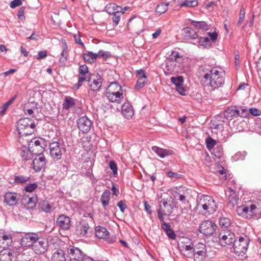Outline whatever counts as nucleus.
Returning <instances> with one entry per match:
<instances>
[{
  "label": "nucleus",
  "instance_id": "52",
  "mask_svg": "<svg viewBox=\"0 0 261 261\" xmlns=\"http://www.w3.org/2000/svg\"><path fill=\"white\" fill-rule=\"evenodd\" d=\"M25 9V7H20L17 13V16L18 19L23 22L24 21V20H25V17L24 15Z\"/></svg>",
  "mask_w": 261,
  "mask_h": 261
},
{
  "label": "nucleus",
  "instance_id": "35",
  "mask_svg": "<svg viewBox=\"0 0 261 261\" xmlns=\"http://www.w3.org/2000/svg\"><path fill=\"white\" fill-rule=\"evenodd\" d=\"M37 108V103L35 102H29L25 105L24 110L25 113L32 115L34 110Z\"/></svg>",
  "mask_w": 261,
  "mask_h": 261
},
{
  "label": "nucleus",
  "instance_id": "63",
  "mask_svg": "<svg viewBox=\"0 0 261 261\" xmlns=\"http://www.w3.org/2000/svg\"><path fill=\"white\" fill-rule=\"evenodd\" d=\"M117 206L120 208V211L123 213L124 211V210L126 208V205L124 201L122 200L120 201L118 204Z\"/></svg>",
  "mask_w": 261,
  "mask_h": 261
},
{
  "label": "nucleus",
  "instance_id": "31",
  "mask_svg": "<svg viewBox=\"0 0 261 261\" xmlns=\"http://www.w3.org/2000/svg\"><path fill=\"white\" fill-rule=\"evenodd\" d=\"M228 190L230 192V194L228 197L229 204H230L231 206L233 207L234 205L237 204L239 198L236 195L235 192L231 188H229Z\"/></svg>",
  "mask_w": 261,
  "mask_h": 261
},
{
  "label": "nucleus",
  "instance_id": "53",
  "mask_svg": "<svg viewBox=\"0 0 261 261\" xmlns=\"http://www.w3.org/2000/svg\"><path fill=\"white\" fill-rule=\"evenodd\" d=\"M171 81L173 84L176 86L182 85L183 83V78L182 76H178L177 77H172L171 79Z\"/></svg>",
  "mask_w": 261,
  "mask_h": 261
},
{
  "label": "nucleus",
  "instance_id": "8",
  "mask_svg": "<svg viewBox=\"0 0 261 261\" xmlns=\"http://www.w3.org/2000/svg\"><path fill=\"white\" fill-rule=\"evenodd\" d=\"M44 140L42 138H33L29 143L28 148L32 154H42L44 148Z\"/></svg>",
  "mask_w": 261,
  "mask_h": 261
},
{
  "label": "nucleus",
  "instance_id": "27",
  "mask_svg": "<svg viewBox=\"0 0 261 261\" xmlns=\"http://www.w3.org/2000/svg\"><path fill=\"white\" fill-rule=\"evenodd\" d=\"M109 234V232L106 228L100 226L95 228V235L97 238L101 239H106Z\"/></svg>",
  "mask_w": 261,
  "mask_h": 261
},
{
  "label": "nucleus",
  "instance_id": "61",
  "mask_svg": "<svg viewBox=\"0 0 261 261\" xmlns=\"http://www.w3.org/2000/svg\"><path fill=\"white\" fill-rule=\"evenodd\" d=\"M51 208V206L47 202H44L42 204V209L45 212H49Z\"/></svg>",
  "mask_w": 261,
  "mask_h": 261
},
{
  "label": "nucleus",
  "instance_id": "30",
  "mask_svg": "<svg viewBox=\"0 0 261 261\" xmlns=\"http://www.w3.org/2000/svg\"><path fill=\"white\" fill-rule=\"evenodd\" d=\"M224 115L226 119L232 120L239 116L240 115V112L237 110L229 108L224 111Z\"/></svg>",
  "mask_w": 261,
  "mask_h": 261
},
{
  "label": "nucleus",
  "instance_id": "38",
  "mask_svg": "<svg viewBox=\"0 0 261 261\" xmlns=\"http://www.w3.org/2000/svg\"><path fill=\"white\" fill-rule=\"evenodd\" d=\"M170 59L173 60L174 63L181 64L184 62V59L182 56H180L179 53L176 51H173L170 55Z\"/></svg>",
  "mask_w": 261,
  "mask_h": 261
},
{
  "label": "nucleus",
  "instance_id": "16",
  "mask_svg": "<svg viewBox=\"0 0 261 261\" xmlns=\"http://www.w3.org/2000/svg\"><path fill=\"white\" fill-rule=\"evenodd\" d=\"M33 168L36 172L40 171L45 168L46 159L43 154H38L33 162Z\"/></svg>",
  "mask_w": 261,
  "mask_h": 261
},
{
  "label": "nucleus",
  "instance_id": "20",
  "mask_svg": "<svg viewBox=\"0 0 261 261\" xmlns=\"http://www.w3.org/2000/svg\"><path fill=\"white\" fill-rule=\"evenodd\" d=\"M91 125V121L88 117L83 116L80 118L77 121L79 129L83 132H88L90 130Z\"/></svg>",
  "mask_w": 261,
  "mask_h": 261
},
{
  "label": "nucleus",
  "instance_id": "6",
  "mask_svg": "<svg viewBox=\"0 0 261 261\" xmlns=\"http://www.w3.org/2000/svg\"><path fill=\"white\" fill-rule=\"evenodd\" d=\"M237 214L244 218L250 219L253 216H257L261 211L254 204H249L238 206L236 209Z\"/></svg>",
  "mask_w": 261,
  "mask_h": 261
},
{
  "label": "nucleus",
  "instance_id": "15",
  "mask_svg": "<svg viewBox=\"0 0 261 261\" xmlns=\"http://www.w3.org/2000/svg\"><path fill=\"white\" fill-rule=\"evenodd\" d=\"M67 253L71 261H82L86 256L83 255V252L79 248L75 247L68 248Z\"/></svg>",
  "mask_w": 261,
  "mask_h": 261
},
{
  "label": "nucleus",
  "instance_id": "28",
  "mask_svg": "<svg viewBox=\"0 0 261 261\" xmlns=\"http://www.w3.org/2000/svg\"><path fill=\"white\" fill-rule=\"evenodd\" d=\"M177 196L179 197V200L181 201L186 200V197L189 195V189L185 187H180L177 191L175 192ZM176 197V196H175Z\"/></svg>",
  "mask_w": 261,
  "mask_h": 261
},
{
  "label": "nucleus",
  "instance_id": "54",
  "mask_svg": "<svg viewBox=\"0 0 261 261\" xmlns=\"http://www.w3.org/2000/svg\"><path fill=\"white\" fill-rule=\"evenodd\" d=\"M38 187L37 184L36 183H33L28 184L25 187V190L27 192H32L34 191Z\"/></svg>",
  "mask_w": 261,
  "mask_h": 261
},
{
  "label": "nucleus",
  "instance_id": "21",
  "mask_svg": "<svg viewBox=\"0 0 261 261\" xmlns=\"http://www.w3.org/2000/svg\"><path fill=\"white\" fill-rule=\"evenodd\" d=\"M19 195L16 193L7 192L4 196L5 202L9 206H13L16 204Z\"/></svg>",
  "mask_w": 261,
  "mask_h": 261
},
{
  "label": "nucleus",
  "instance_id": "59",
  "mask_svg": "<svg viewBox=\"0 0 261 261\" xmlns=\"http://www.w3.org/2000/svg\"><path fill=\"white\" fill-rule=\"evenodd\" d=\"M249 111L250 113L252 114L253 116H258L260 115L261 114L260 111L255 108H252L249 109Z\"/></svg>",
  "mask_w": 261,
  "mask_h": 261
},
{
  "label": "nucleus",
  "instance_id": "44",
  "mask_svg": "<svg viewBox=\"0 0 261 261\" xmlns=\"http://www.w3.org/2000/svg\"><path fill=\"white\" fill-rule=\"evenodd\" d=\"M32 153L30 151V149L28 148L25 149H23L21 151L20 156L22 158L23 160L27 161L30 160L31 158V155Z\"/></svg>",
  "mask_w": 261,
  "mask_h": 261
},
{
  "label": "nucleus",
  "instance_id": "4",
  "mask_svg": "<svg viewBox=\"0 0 261 261\" xmlns=\"http://www.w3.org/2000/svg\"><path fill=\"white\" fill-rule=\"evenodd\" d=\"M106 96L110 101L120 103L123 98L121 86L117 82L111 83L107 89Z\"/></svg>",
  "mask_w": 261,
  "mask_h": 261
},
{
  "label": "nucleus",
  "instance_id": "64",
  "mask_svg": "<svg viewBox=\"0 0 261 261\" xmlns=\"http://www.w3.org/2000/svg\"><path fill=\"white\" fill-rule=\"evenodd\" d=\"M67 55L68 51L63 50L61 54V57L60 58V61L64 62L66 60Z\"/></svg>",
  "mask_w": 261,
  "mask_h": 261
},
{
  "label": "nucleus",
  "instance_id": "5",
  "mask_svg": "<svg viewBox=\"0 0 261 261\" xmlns=\"http://www.w3.org/2000/svg\"><path fill=\"white\" fill-rule=\"evenodd\" d=\"M17 126L19 135L22 137L32 135L34 132L35 125L31 119L24 118L19 120Z\"/></svg>",
  "mask_w": 261,
  "mask_h": 261
},
{
  "label": "nucleus",
  "instance_id": "29",
  "mask_svg": "<svg viewBox=\"0 0 261 261\" xmlns=\"http://www.w3.org/2000/svg\"><path fill=\"white\" fill-rule=\"evenodd\" d=\"M1 234L2 235L0 236V241H3V247H8L10 246L12 243V238L11 235L7 232L1 233Z\"/></svg>",
  "mask_w": 261,
  "mask_h": 261
},
{
  "label": "nucleus",
  "instance_id": "11",
  "mask_svg": "<svg viewBox=\"0 0 261 261\" xmlns=\"http://www.w3.org/2000/svg\"><path fill=\"white\" fill-rule=\"evenodd\" d=\"M173 212L172 205L168 203L165 199L162 200L160 202V208L158 211V217L162 221H164V216H169Z\"/></svg>",
  "mask_w": 261,
  "mask_h": 261
},
{
  "label": "nucleus",
  "instance_id": "32",
  "mask_svg": "<svg viewBox=\"0 0 261 261\" xmlns=\"http://www.w3.org/2000/svg\"><path fill=\"white\" fill-rule=\"evenodd\" d=\"M185 37L188 39H194L197 38L198 35L196 32L193 29L186 27L183 30Z\"/></svg>",
  "mask_w": 261,
  "mask_h": 261
},
{
  "label": "nucleus",
  "instance_id": "25",
  "mask_svg": "<svg viewBox=\"0 0 261 261\" xmlns=\"http://www.w3.org/2000/svg\"><path fill=\"white\" fill-rule=\"evenodd\" d=\"M107 11L111 15L116 14H123L122 9L121 7L116 5L115 4H109L106 7Z\"/></svg>",
  "mask_w": 261,
  "mask_h": 261
},
{
  "label": "nucleus",
  "instance_id": "3",
  "mask_svg": "<svg viewBox=\"0 0 261 261\" xmlns=\"http://www.w3.org/2000/svg\"><path fill=\"white\" fill-rule=\"evenodd\" d=\"M224 71L218 67L213 68L210 71V74L205 73L203 77L207 80L210 78V85L214 89L218 88L224 83Z\"/></svg>",
  "mask_w": 261,
  "mask_h": 261
},
{
  "label": "nucleus",
  "instance_id": "9",
  "mask_svg": "<svg viewBox=\"0 0 261 261\" xmlns=\"http://www.w3.org/2000/svg\"><path fill=\"white\" fill-rule=\"evenodd\" d=\"M48 243L46 239L38 237L32 246V250L36 254H42L48 249Z\"/></svg>",
  "mask_w": 261,
  "mask_h": 261
},
{
  "label": "nucleus",
  "instance_id": "10",
  "mask_svg": "<svg viewBox=\"0 0 261 261\" xmlns=\"http://www.w3.org/2000/svg\"><path fill=\"white\" fill-rule=\"evenodd\" d=\"M236 240L234 234L228 230L222 231L219 234V241L223 246H231Z\"/></svg>",
  "mask_w": 261,
  "mask_h": 261
},
{
  "label": "nucleus",
  "instance_id": "45",
  "mask_svg": "<svg viewBox=\"0 0 261 261\" xmlns=\"http://www.w3.org/2000/svg\"><path fill=\"white\" fill-rule=\"evenodd\" d=\"M30 179L28 176L23 175L15 176L14 177V181L18 184H23L28 181Z\"/></svg>",
  "mask_w": 261,
  "mask_h": 261
},
{
  "label": "nucleus",
  "instance_id": "56",
  "mask_svg": "<svg viewBox=\"0 0 261 261\" xmlns=\"http://www.w3.org/2000/svg\"><path fill=\"white\" fill-rule=\"evenodd\" d=\"M245 16V11L244 9H241L239 14V20L238 24L240 25L244 21Z\"/></svg>",
  "mask_w": 261,
  "mask_h": 261
},
{
  "label": "nucleus",
  "instance_id": "22",
  "mask_svg": "<svg viewBox=\"0 0 261 261\" xmlns=\"http://www.w3.org/2000/svg\"><path fill=\"white\" fill-rule=\"evenodd\" d=\"M121 112L122 115L128 119L131 118L134 114L133 108L129 103H123L122 106Z\"/></svg>",
  "mask_w": 261,
  "mask_h": 261
},
{
  "label": "nucleus",
  "instance_id": "62",
  "mask_svg": "<svg viewBox=\"0 0 261 261\" xmlns=\"http://www.w3.org/2000/svg\"><path fill=\"white\" fill-rule=\"evenodd\" d=\"M22 4L21 0H13L10 3V7L12 8H15L16 7L19 6Z\"/></svg>",
  "mask_w": 261,
  "mask_h": 261
},
{
  "label": "nucleus",
  "instance_id": "24",
  "mask_svg": "<svg viewBox=\"0 0 261 261\" xmlns=\"http://www.w3.org/2000/svg\"><path fill=\"white\" fill-rule=\"evenodd\" d=\"M51 261H66L65 254L63 250H55L51 256Z\"/></svg>",
  "mask_w": 261,
  "mask_h": 261
},
{
  "label": "nucleus",
  "instance_id": "36",
  "mask_svg": "<svg viewBox=\"0 0 261 261\" xmlns=\"http://www.w3.org/2000/svg\"><path fill=\"white\" fill-rule=\"evenodd\" d=\"M74 105V99L70 96H66L63 103V109L67 110L69 108L73 107Z\"/></svg>",
  "mask_w": 261,
  "mask_h": 261
},
{
  "label": "nucleus",
  "instance_id": "26",
  "mask_svg": "<svg viewBox=\"0 0 261 261\" xmlns=\"http://www.w3.org/2000/svg\"><path fill=\"white\" fill-rule=\"evenodd\" d=\"M152 150L155 152L161 158H165L166 156L171 155L173 151L171 150L165 149L158 146H153Z\"/></svg>",
  "mask_w": 261,
  "mask_h": 261
},
{
  "label": "nucleus",
  "instance_id": "58",
  "mask_svg": "<svg viewBox=\"0 0 261 261\" xmlns=\"http://www.w3.org/2000/svg\"><path fill=\"white\" fill-rule=\"evenodd\" d=\"M109 167L112 170L114 174H117V166L114 161H111L109 162Z\"/></svg>",
  "mask_w": 261,
  "mask_h": 261
},
{
  "label": "nucleus",
  "instance_id": "48",
  "mask_svg": "<svg viewBox=\"0 0 261 261\" xmlns=\"http://www.w3.org/2000/svg\"><path fill=\"white\" fill-rule=\"evenodd\" d=\"M90 229V227L88 223H83L80 226L79 231L80 234L83 236L86 235L87 233L88 230Z\"/></svg>",
  "mask_w": 261,
  "mask_h": 261
},
{
  "label": "nucleus",
  "instance_id": "33",
  "mask_svg": "<svg viewBox=\"0 0 261 261\" xmlns=\"http://www.w3.org/2000/svg\"><path fill=\"white\" fill-rule=\"evenodd\" d=\"M110 191L108 190H105L100 197V202L103 207L108 205L110 201Z\"/></svg>",
  "mask_w": 261,
  "mask_h": 261
},
{
  "label": "nucleus",
  "instance_id": "23",
  "mask_svg": "<svg viewBox=\"0 0 261 261\" xmlns=\"http://www.w3.org/2000/svg\"><path fill=\"white\" fill-rule=\"evenodd\" d=\"M88 81L89 83L90 89L93 91L99 90L101 86V79L99 76H96L93 78L90 77Z\"/></svg>",
  "mask_w": 261,
  "mask_h": 261
},
{
  "label": "nucleus",
  "instance_id": "46",
  "mask_svg": "<svg viewBox=\"0 0 261 261\" xmlns=\"http://www.w3.org/2000/svg\"><path fill=\"white\" fill-rule=\"evenodd\" d=\"M191 24L196 27L197 28L202 29L203 30H206L207 25L204 21H192Z\"/></svg>",
  "mask_w": 261,
  "mask_h": 261
},
{
  "label": "nucleus",
  "instance_id": "42",
  "mask_svg": "<svg viewBox=\"0 0 261 261\" xmlns=\"http://www.w3.org/2000/svg\"><path fill=\"white\" fill-rule=\"evenodd\" d=\"M212 153L215 161L221 159L223 156V149L221 147H216L214 149Z\"/></svg>",
  "mask_w": 261,
  "mask_h": 261
},
{
  "label": "nucleus",
  "instance_id": "2",
  "mask_svg": "<svg viewBox=\"0 0 261 261\" xmlns=\"http://www.w3.org/2000/svg\"><path fill=\"white\" fill-rule=\"evenodd\" d=\"M196 208L203 215H210L216 212L217 204L212 196L202 195L197 200Z\"/></svg>",
  "mask_w": 261,
  "mask_h": 261
},
{
  "label": "nucleus",
  "instance_id": "40",
  "mask_svg": "<svg viewBox=\"0 0 261 261\" xmlns=\"http://www.w3.org/2000/svg\"><path fill=\"white\" fill-rule=\"evenodd\" d=\"M176 64L173 60L170 59L169 56L166 63V69L168 73H171L174 71L175 68Z\"/></svg>",
  "mask_w": 261,
  "mask_h": 261
},
{
  "label": "nucleus",
  "instance_id": "43",
  "mask_svg": "<svg viewBox=\"0 0 261 261\" xmlns=\"http://www.w3.org/2000/svg\"><path fill=\"white\" fill-rule=\"evenodd\" d=\"M198 2L196 0H186L180 4V7H193L197 6Z\"/></svg>",
  "mask_w": 261,
  "mask_h": 261
},
{
  "label": "nucleus",
  "instance_id": "37",
  "mask_svg": "<svg viewBox=\"0 0 261 261\" xmlns=\"http://www.w3.org/2000/svg\"><path fill=\"white\" fill-rule=\"evenodd\" d=\"M169 5V2L165 3H161L160 4L157 5L155 9V12L159 15L165 13L168 9Z\"/></svg>",
  "mask_w": 261,
  "mask_h": 261
},
{
  "label": "nucleus",
  "instance_id": "60",
  "mask_svg": "<svg viewBox=\"0 0 261 261\" xmlns=\"http://www.w3.org/2000/svg\"><path fill=\"white\" fill-rule=\"evenodd\" d=\"M73 37L76 43L81 45L82 47H84V43L81 41V36H80L79 33H77V34L73 35Z\"/></svg>",
  "mask_w": 261,
  "mask_h": 261
},
{
  "label": "nucleus",
  "instance_id": "14",
  "mask_svg": "<svg viewBox=\"0 0 261 261\" xmlns=\"http://www.w3.org/2000/svg\"><path fill=\"white\" fill-rule=\"evenodd\" d=\"M37 239L38 235L35 233H25L21 239V245L25 247H32Z\"/></svg>",
  "mask_w": 261,
  "mask_h": 261
},
{
  "label": "nucleus",
  "instance_id": "49",
  "mask_svg": "<svg viewBox=\"0 0 261 261\" xmlns=\"http://www.w3.org/2000/svg\"><path fill=\"white\" fill-rule=\"evenodd\" d=\"M16 95H14L13 97H12L10 99H9L6 103H5L2 107V113L3 114L5 113L6 110L10 106L14 101V100L16 98Z\"/></svg>",
  "mask_w": 261,
  "mask_h": 261
},
{
  "label": "nucleus",
  "instance_id": "13",
  "mask_svg": "<svg viewBox=\"0 0 261 261\" xmlns=\"http://www.w3.org/2000/svg\"><path fill=\"white\" fill-rule=\"evenodd\" d=\"M79 75L77 84L74 85V88L77 89L82 85L83 82L88 81L90 78V73L89 72L86 65H81L79 69Z\"/></svg>",
  "mask_w": 261,
  "mask_h": 261
},
{
  "label": "nucleus",
  "instance_id": "47",
  "mask_svg": "<svg viewBox=\"0 0 261 261\" xmlns=\"http://www.w3.org/2000/svg\"><path fill=\"white\" fill-rule=\"evenodd\" d=\"M23 200L25 201L28 206L30 208H33L36 205V200L35 198L26 197L23 198Z\"/></svg>",
  "mask_w": 261,
  "mask_h": 261
},
{
  "label": "nucleus",
  "instance_id": "55",
  "mask_svg": "<svg viewBox=\"0 0 261 261\" xmlns=\"http://www.w3.org/2000/svg\"><path fill=\"white\" fill-rule=\"evenodd\" d=\"M167 176L173 179H178L181 178L182 175L181 174H178L177 173L172 172L171 171H168L167 172Z\"/></svg>",
  "mask_w": 261,
  "mask_h": 261
},
{
  "label": "nucleus",
  "instance_id": "51",
  "mask_svg": "<svg viewBox=\"0 0 261 261\" xmlns=\"http://www.w3.org/2000/svg\"><path fill=\"white\" fill-rule=\"evenodd\" d=\"M11 254L9 252L8 253H1L0 261H11Z\"/></svg>",
  "mask_w": 261,
  "mask_h": 261
},
{
  "label": "nucleus",
  "instance_id": "39",
  "mask_svg": "<svg viewBox=\"0 0 261 261\" xmlns=\"http://www.w3.org/2000/svg\"><path fill=\"white\" fill-rule=\"evenodd\" d=\"M83 57L85 62L92 63L96 60V54H93L92 52H88L87 53L84 54Z\"/></svg>",
  "mask_w": 261,
  "mask_h": 261
},
{
  "label": "nucleus",
  "instance_id": "50",
  "mask_svg": "<svg viewBox=\"0 0 261 261\" xmlns=\"http://www.w3.org/2000/svg\"><path fill=\"white\" fill-rule=\"evenodd\" d=\"M96 55V58H102L103 59H106L111 57V54L109 51H105L103 50H100Z\"/></svg>",
  "mask_w": 261,
  "mask_h": 261
},
{
  "label": "nucleus",
  "instance_id": "17",
  "mask_svg": "<svg viewBox=\"0 0 261 261\" xmlns=\"http://www.w3.org/2000/svg\"><path fill=\"white\" fill-rule=\"evenodd\" d=\"M138 80L135 85L136 89H142L147 82V77L145 72L142 69L138 70L136 71Z\"/></svg>",
  "mask_w": 261,
  "mask_h": 261
},
{
  "label": "nucleus",
  "instance_id": "41",
  "mask_svg": "<svg viewBox=\"0 0 261 261\" xmlns=\"http://www.w3.org/2000/svg\"><path fill=\"white\" fill-rule=\"evenodd\" d=\"M219 224L221 227L228 228L231 225V221L229 218L222 216L219 219Z\"/></svg>",
  "mask_w": 261,
  "mask_h": 261
},
{
  "label": "nucleus",
  "instance_id": "34",
  "mask_svg": "<svg viewBox=\"0 0 261 261\" xmlns=\"http://www.w3.org/2000/svg\"><path fill=\"white\" fill-rule=\"evenodd\" d=\"M161 228L166 232L167 235L169 238L173 240L175 239L176 235L174 231L171 229L170 225H168L165 222H164L161 225Z\"/></svg>",
  "mask_w": 261,
  "mask_h": 261
},
{
  "label": "nucleus",
  "instance_id": "1",
  "mask_svg": "<svg viewBox=\"0 0 261 261\" xmlns=\"http://www.w3.org/2000/svg\"><path fill=\"white\" fill-rule=\"evenodd\" d=\"M178 246L183 255L193 257L194 261H204L207 256L206 247L203 243H198L193 246L190 239L183 238L178 241Z\"/></svg>",
  "mask_w": 261,
  "mask_h": 261
},
{
  "label": "nucleus",
  "instance_id": "57",
  "mask_svg": "<svg viewBox=\"0 0 261 261\" xmlns=\"http://www.w3.org/2000/svg\"><path fill=\"white\" fill-rule=\"evenodd\" d=\"M216 144V142L215 140L211 137H208L206 140V146L208 148L213 147Z\"/></svg>",
  "mask_w": 261,
  "mask_h": 261
},
{
  "label": "nucleus",
  "instance_id": "7",
  "mask_svg": "<svg viewBox=\"0 0 261 261\" xmlns=\"http://www.w3.org/2000/svg\"><path fill=\"white\" fill-rule=\"evenodd\" d=\"M249 242V238L245 235L239 237L238 239H236L233 243L234 253L238 255H244L247 250Z\"/></svg>",
  "mask_w": 261,
  "mask_h": 261
},
{
  "label": "nucleus",
  "instance_id": "12",
  "mask_svg": "<svg viewBox=\"0 0 261 261\" xmlns=\"http://www.w3.org/2000/svg\"><path fill=\"white\" fill-rule=\"evenodd\" d=\"M217 225L212 221H203L200 225L199 231L205 236H212L215 232Z\"/></svg>",
  "mask_w": 261,
  "mask_h": 261
},
{
  "label": "nucleus",
  "instance_id": "19",
  "mask_svg": "<svg viewBox=\"0 0 261 261\" xmlns=\"http://www.w3.org/2000/svg\"><path fill=\"white\" fill-rule=\"evenodd\" d=\"M50 155L54 159L59 160L61 159L62 151L59 143L57 142H54L49 145Z\"/></svg>",
  "mask_w": 261,
  "mask_h": 261
},
{
  "label": "nucleus",
  "instance_id": "18",
  "mask_svg": "<svg viewBox=\"0 0 261 261\" xmlns=\"http://www.w3.org/2000/svg\"><path fill=\"white\" fill-rule=\"evenodd\" d=\"M57 225L63 230H68L70 227V218L64 215H60L57 220Z\"/></svg>",
  "mask_w": 261,
  "mask_h": 261
}]
</instances>
